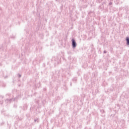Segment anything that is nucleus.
<instances>
[{
    "label": "nucleus",
    "instance_id": "nucleus-1",
    "mask_svg": "<svg viewBox=\"0 0 129 129\" xmlns=\"http://www.w3.org/2000/svg\"><path fill=\"white\" fill-rule=\"evenodd\" d=\"M72 45H73V47L74 48H75V47H76V42L75 41V40L74 39H73L72 40Z\"/></svg>",
    "mask_w": 129,
    "mask_h": 129
},
{
    "label": "nucleus",
    "instance_id": "nucleus-2",
    "mask_svg": "<svg viewBox=\"0 0 129 129\" xmlns=\"http://www.w3.org/2000/svg\"><path fill=\"white\" fill-rule=\"evenodd\" d=\"M126 41H127V45H129V38L128 37H126Z\"/></svg>",
    "mask_w": 129,
    "mask_h": 129
}]
</instances>
